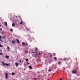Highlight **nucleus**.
<instances>
[{"label":"nucleus","mask_w":80,"mask_h":80,"mask_svg":"<svg viewBox=\"0 0 80 80\" xmlns=\"http://www.w3.org/2000/svg\"><path fill=\"white\" fill-rule=\"evenodd\" d=\"M72 73L73 74H76L77 73V69H74L72 71Z\"/></svg>","instance_id":"obj_1"},{"label":"nucleus","mask_w":80,"mask_h":80,"mask_svg":"<svg viewBox=\"0 0 80 80\" xmlns=\"http://www.w3.org/2000/svg\"><path fill=\"white\" fill-rule=\"evenodd\" d=\"M8 73L7 72H5V78L7 79L8 78Z\"/></svg>","instance_id":"obj_2"},{"label":"nucleus","mask_w":80,"mask_h":80,"mask_svg":"<svg viewBox=\"0 0 80 80\" xmlns=\"http://www.w3.org/2000/svg\"><path fill=\"white\" fill-rule=\"evenodd\" d=\"M30 28H28V27H27L26 28V30L28 31L30 30Z\"/></svg>","instance_id":"obj_3"},{"label":"nucleus","mask_w":80,"mask_h":80,"mask_svg":"<svg viewBox=\"0 0 80 80\" xmlns=\"http://www.w3.org/2000/svg\"><path fill=\"white\" fill-rule=\"evenodd\" d=\"M16 40L18 44H20V42L18 40V39H16Z\"/></svg>","instance_id":"obj_4"},{"label":"nucleus","mask_w":80,"mask_h":80,"mask_svg":"<svg viewBox=\"0 0 80 80\" xmlns=\"http://www.w3.org/2000/svg\"><path fill=\"white\" fill-rule=\"evenodd\" d=\"M19 65V64H18V62H15V65H16V66H18Z\"/></svg>","instance_id":"obj_5"},{"label":"nucleus","mask_w":80,"mask_h":80,"mask_svg":"<svg viewBox=\"0 0 80 80\" xmlns=\"http://www.w3.org/2000/svg\"><path fill=\"white\" fill-rule=\"evenodd\" d=\"M2 63V65H3V66H4V67H5V62H1Z\"/></svg>","instance_id":"obj_6"},{"label":"nucleus","mask_w":80,"mask_h":80,"mask_svg":"<svg viewBox=\"0 0 80 80\" xmlns=\"http://www.w3.org/2000/svg\"><path fill=\"white\" fill-rule=\"evenodd\" d=\"M20 25H22L23 24V21L22 19L21 20V22L20 23Z\"/></svg>","instance_id":"obj_7"},{"label":"nucleus","mask_w":80,"mask_h":80,"mask_svg":"<svg viewBox=\"0 0 80 80\" xmlns=\"http://www.w3.org/2000/svg\"><path fill=\"white\" fill-rule=\"evenodd\" d=\"M54 59L55 60V61H57V58L56 57H54Z\"/></svg>","instance_id":"obj_8"},{"label":"nucleus","mask_w":80,"mask_h":80,"mask_svg":"<svg viewBox=\"0 0 80 80\" xmlns=\"http://www.w3.org/2000/svg\"><path fill=\"white\" fill-rule=\"evenodd\" d=\"M4 24L6 27H8V26L7 25V22H6L4 23Z\"/></svg>","instance_id":"obj_9"},{"label":"nucleus","mask_w":80,"mask_h":80,"mask_svg":"<svg viewBox=\"0 0 80 80\" xmlns=\"http://www.w3.org/2000/svg\"><path fill=\"white\" fill-rule=\"evenodd\" d=\"M5 65H6V66H10V65L9 64H5Z\"/></svg>","instance_id":"obj_10"},{"label":"nucleus","mask_w":80,"mask_h":80,"mask_svg":"<svg viewBox=\"0 0 80 80\" xmlns=\"http://www.w3.org/2000/svg\"><path fill=\"white\" fill-rule=\"evenodd\" d=\"M5 57L6 58H9V56L6 55V56H5Z\"/></svg>","instance_id":"obj_11"},{"label":"nucleus","mask_w":80,"mask_h":80,"mask_svg":"<svg viewBox=\"0 0 80 80\" xmlns=\"http://www.w3.org/2000/svg\"><path fill=\"white\" fill-rule=\"evenodd\" d=\"M29 68H30V69H32V67L31 66H29Z\"/></svg>","instance_id":"obj_12"},{"label":"nucleus","mask_w":80,"mask_h":80,"mask_svg":"<svg viewBox=\"0 0 80 80\" xmlns=\"http://www.w3.org/2000/svg\"><path fill=\"white\" fill-rule=\"evenodd\" d=\"M10 32H13V29H11L10 30Z\"/></svg>","instance_id":"obj_13"},{"label":"nucleus","mask_w":80,"mask_h":80,"mask_svg":"<svg viewBox=\"0 0 80 80\" xmlns=\"http://www.w3.org/2000/svg\"><path fill=\"white\" fill-rule=\"evenodd\" d=\"M41 55V53H40V52H39V54H38L37 53H36V55Z\"/></svg>","instance_id":"obj_14"},{"label":"nucleus","mask_w":80,"mask_h":80,"mask_svg":"<svg viewBox=\"0 0 80 80\" xmlns=\"http://www.w3.org/2000/svg\"><path fill=\"white\" fill-rule=\"evenodd\" d=\"M2 38H4V39H5L6 38V37H5V36H3V37H2Z\"/></svg>","instance_id":"obj_15"},{"label":"nucleus","mask_w":80,"mask_h":80,"mask_svg":"<svg viewBox=\"0 0 80 80\" xmlns=\"http://www.w3.org/2000/svg\"><path fill=\"white\" fill-rule=\"evenodd\" d=\"M12 43H14L15 42V40L14 41H12Z\"/></svg>","instance_id":"obj_16"},{"label":"nucleus","mask_w":80,"mask_h":80,"mask_svg":"<svg viewBox=\"0 0 80 80\" xmlns=\"http://www.w3.org/2000/svg\"><path fill=\"white\" fill-rule=\"evenodd\" d=\"M12 26H13V27H14V26H15V23H12Z\"/></svg>","instance_id":"obj_17"},{"label":"nucleus","mask_w":80,"mask_h":80,"mask_svg":"<svg viewBox=\"0 0 80 80\" xmlns=\"http://www.w3.org/2000/svg\"><path fill=\"white\" fill-rule=\"evenodd\" d=\"M22 45L25 46V44L24 42H22Z\"/></svg>","instance_id":"obj_18"},{"label":"nucleus","mask_w":80,"mask_h":80,"mask_svg":"<svg viewBox=\"0 0 80 80\" xmlns=\"http://www.w3.org/2000/svg\"><path fill=\"white\" fill-rule=\"evenodd\" d=\"M15 74V72H13L12 73V75H14Z\"/></svg>","instance_id":"obj_19"},{"label":"nucleus","mask_w":80,"mask_h":80,"mask_svg":"<svg viewBox=\"0 0 80 80\" xmlns=\"http://www.w3.org/2000/svg\"><path fill=\"white\" fill-rule=\"evenodd\" d=\"M61 63V62L60 61L58 63V64H59V65H60Z\"/></svg>","instance_id":"obj_20"},{"label":"nucleus","mask_w":80,"mask_h":80,"mask_svg":"<svg viewBox=\"0 0 80 80\" xmlns=\"http://www.w3.org/2000/svg\"><path fill=\"white\" fill-rule=\"evenodd\" d=\"M38 58H37V59L36 60V61L37 62H38Z\"/></svg>","instance_id":"obj_21"},{"label":"nucleus","mask_w":80,"mask_h":80,"mask_svg":"<svg viewBox=\"0 0 80 80\" xmlns=\"http://www.w3.org/2000/svg\"><path fill=\"white\" fill-rule=\"evenodd\" d=\"M48 71L49 72H51V69H50V68H49V69Z\"/></svg>","instance_id":"obj_22"},{"label":"nucleus","mask_w":80,"mask_h":80,"mask_svg":"<svg viewBox=\"0 0 80 80\" xmlns=\"http://www.w3.org/2000/svg\"><path fill=\"white\" fill-rule=\"evenodd\" d=\"M38 61L39 62H41V60L39 59L38 60Z\"/></svg>","instance_id":"obj_23"},{"label":"nucleus","mask_w":80,"mask_h":80,"mask_svg":"<svg viewBox=\"0 0 80 80\" xmlns=\"http://www.w3.org/2000/svg\"><path fill=\"white\" fill-rule=\"evenodd\" d=\"M3 47V45L0 44V47Z\"/></svg>","instance_id":"obj_24"},{"label":"nucleus","mask_w":80,"mask_h":80,"mask_svg":"<svg viewBox=\"0 0 80 80\" xmlns=\"http://www.w3.org/2000/svg\"><path fill=\"white\" fill-rule=\"evenodd\" d=\"M10 49V48H9V47L8 46V49L9 50Z\"/></svg>","instance_id":"obj_25"},{"label":"nucleus","mask_w":80,"mask_h":80,"mask_svg":"<svg viewBox=\"0 0 80 80\" xmlns=\"http://www.w3.org/2000/svg\"><path fill=\"white\" fill-rule=\"evenodd\" d=\"M3 54V53H0V55H2Z\"/></svg>","instance_id":"obj_26"},{"label":"nucleus","mask_w":80,"mask_h":80,"mask_svg":"<svg viewBox=\"0 0 80 80\" xmlns=\"http://www.w3.org/2000/svg\"><path fill=\"white\" fill-rule=\"evenodd\" d=\"M38 77H39V78H40V77H41L40 75H38Z\"/></svg>","instance_id":"obj_27"},{"label":"nucleus","mask_w":80,"mask_h":80,"mask_svg":"<svg viewBox=\"0 0 80 80\" xmlns=\"http://www.w3.org/2000/svg\"><path fill=\"white\" fill-rule=\"evenodd\" d=\"M37 48H35V51L37 50Z\"/></svg>","instance_id":"obj_28"},{"label":"nucleus","mask_w":80,"mask_h":80,"mask_svg":"<svg viewBox=\"0 0 80 80\" xmlns=\"http://www.w3.org/2000/svg\"><path fill=\"white\" fill-rule=\"evenodd\" d=\"M26 61H28V59H26Z\"/></svg>","instance_id":"obj_29"},{"label":"nucleus","mask_w":80,"mask_h":80,"mask_svg":"<svg viewBox=\"0 0 80 80\" xmlns=\"http://www.w3.org/2000/svg\"><path fill=\"white\" fill-rule=\"evenodd\" d=\"M2 38V36H0V39Z\"/></svg>","instance_id":"obj_30"},{"label":"nucleus","mask_w":80,"mask_h":80,"mask_svg":"<svg viewBox=\"0 0 80 80\" xmlns=\"http://www.w3.org/2000/svg\"><path fill=\"white\" fill-rule=\"evenodd\" d=\"M0 41L1 42H3V41L2 40H0Z\"/></svg>","instance_id":"obj_31"},{"label":"nucleus","mask_w":80,"mask_h":80,"mask_svg":"<svg viewBox=\"0 0 80 80\" xmlns=\"http://www.w3.org/2000/svg\"><path fill=\"white\" fill-rule=\"evenodd\" d=\"M25 53H28V51H26Z\"/></svg>","instance_id":"obj_32"},{"label":"nucleus","mask_w":80,"mask_h":80,"mask_svg":"<svg viewBox=\"0 0 80 80\" xmlns=\"http://www.w3.org/2000/svg\"><path fill=\"white\" fill-rule=\"evenodd\" d=\"M22 62V59L20 60L19 61L20 62Z\"/></svg>","instance_id":"obj_33"},{"label":"nucleus","mask_w":80,"mask_h":80,"mask_svg":"<svg viewBox=\"0 0 80 80\" xmlns=\"http://www.w3.org/2000/svg\"><path fill=\"white\" fill-rule=\"evenodd\" d=\"M64 60H65V61H66V58H65L64 59Z\"/></svg>","instance_id":"obj_34"},{"label":"nucleus","mask_w":80,"mask_h":80,"mask_svg":"<svg viewBox=\"0 0 80 80\" xmlns=\"http://www.w3.org/2000/svg\"><path fill=\"white\" fill-rule=\"evenodd\" d=\"M27 63L28 65H29V63H28V62H27Z\"/></svg>","instance_id":"obj_35"},{"label":"nucleus","mask_w":80,"mask_h":80,"mask_svg":"<svg viewBox=\"0 0 80 80\" xmlns=\"http://www.w3.org/2000/svg\"><path fill=\"white\" fill-rule=\"evenodd\" d=\"M32 50V52L33 53H35V52H33V50Z\"/></svg>","instance_id":"obj_36"},{"label":"nucleus","mask_w":80,"mask_h":80,"mask_svg":"<svg viewBox=\"0 0 80 80\" xmlns=\"http://www.w3.org/2000/svg\"><path fill=\"white\" fill-rule=\"evenodd\" d=\"M0 30L2 31V28H0Z\"/></svg>","instance_id":"obj_37"},{"label":"nucleus","mask_w":80,"mask_h":80,"mask_svg":"<svg viewBox=\"0 0 80 80\" xmlns=\"http://www.w3.org/2000/svg\"><path fill=\"white\" fill-rule=\"evenodd\" d=\"M15 17H16V18H18V16H15Z\"/></svg>","instance_id":"obj_38"},{"label":"nucleus","mask_w":80,"mask_h":80,"mask_svg":"<svg viewBox=\"0 0 80 80\" xmlns=\"http://www.w3.org/2000/svg\"><path fill=\"white\" fill-rule=\"evenodd\" d=\"M37 79L38 80H40V78H37Z\"/></svg>","instance_id":"obj_39"},{"label":"nucleus","mask_w":80,"mask_h":80,"mask_svg":"<svg viewBox=\"0 0 80 80\" xmlns=\"http://www.w3.org/2000/svg\"><path fill=\"white\" fill-rule=\"evenodd\" d=\"M5 43H7V41H5Z\"/></svg>","instance_id":"obj_40"},{"label":"nucleus","mask_w":80,"mask_h":80,"mask_svg":"<svg viewBox=\"0 0 80 80\" xmlns=\"http://www.w3.org/2000/svg\"><path fill=\"white\" fill-rule=\"evenodd\" d=\"M26 45H28V43H26Z\"/></svg>","instance_id":"obj_41"},{"label":"nucleus","mask_w":80,"mask_h":80,"mask_svg":"<svg viewBox=\"0 0 80 80\" xmlns=\"http://www.w3.org/2000/svg\"><path fill=\"white\" fill-rule=\"evenodd\" d=\"M36 79H37V78H34V80H36Z\"/></svg>","instance_id":"obj_42"},{"label":"nucleus","mask_w":80,"mask_h":80,"mask_svg":"<svg viewBox=\"0 0 80 80\" xmlns=\"http://www.w3.org/2000/svg\"><path fill=\"white\" fill-rule=\"evenodd\" d=\"M49 55H50V54H51V53H50V52L49 53Z\"/></svg>","instance_id":"obj_43"},{"label":"nucleus","mask_w":80,"mask_h":80,"mask_svg":"<svg viewBox=\"0 0 80 80\" xmlns=\"http://www.w3.org/2000/svg\"><path fill=\"white\" fill-rule=\"evenodd\" d=\"M50 57H52V55H51L50 56Z\"/></svg>","instance_id":"obj_44"},{"label":"nucleus","mask_w":80,"mask_h":80,"mask_svg":"<svg viewBox=\"0 0 80 80\" xmlns=\"http://www.w3.org/2000/svg\"><path fill=\"white\" fill-rule=\"evenodd\" d=\"M60 80H62V78H60Z\"/></svg>","instance_id":"obj_45"},{"label":"nucleus","mask_w":80,"mask_h":80,"mask_svg":"<svg viewBox=\"0 0 80 80\" xmlns=\"http://www.w3.org/2000/svg\"><path fill=\"white\" fill-rule=\"evenodd\" d=\"M2 34H4V33H3V32H2Z\"/></svg>","instance_id":"obj_46"},{"label":"nucleus","mask_w":80,"mask_h":80,"mask_svg":"<svg viewBox=\"0 0 80 80\" xmlns=\"http://www.w3.org/2000/svg\"><path fill=\"white\" fill-rule=\"evenodd\" d=\"M53 55H54V56L55 55V54H53Z\"/></svg>","instance_id":"obj_47"},{"label":"nucleus","mask_w":80,"mask_h":80,"mask_svg":"<svg viewBox=\"0 0 80 80\" xmlns=\"http://www.w3.org/2000/svg\"><path fill=\"white\" fill-rule=\"evenodd\" d=\"M0 27H1V25L0 24Z\"/></svg>","instance_id":"obj_48"},{"label":"nucleus","mask_w":80,"mask_h":80,"mask_svg":"<svg viewBox=\"0 0 80 80\" xmlns=\"http://www.w3.org/2000/svg\"><path fill=\"white\" fill-rule=\"evenodd\" d=\"M0 51H2V50H0Z\"/></svg>","instance_id":"obj_49"},{"label":"nucleus","mask_w":80,"mask_h":80,"mask_svg":"<svg viewBox=\"0 0 80 80\" xmlns=\"http://www.w3.org/2000/svg\"><path fill=\"white\" fill-rule=\"evenodd\" d=\"M35 58H36V57L35 56Z\"/></svg>","instance_id":"obj_50"},{"label":"nucleus","mask_w":80,"mask_h":80,"mask_svg":"<svg viewBox=\"0 0 80 80\" xmlns=\"http://www.w3.org/2000/svg\"><path fill=\"white\" fill-rule=\"evenodd\" d=\"M47 80H49V79H48Z\"/></svg>","instance_id":"obj_51"}]
</instances>
